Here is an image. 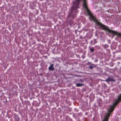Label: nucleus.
Wrapping results in <instances>:
<instances>
[{"label": "nucleus", "mask_w": 121, "mask_h": 121, "mask_svg": "<svg viewBox=\"0 0 121 121\" xmlns=\"http://www.w3.org/2000/svg\"><path fill=\"white\" fill-rule=\"evenodd\" d=\"M94 50V49L93 48H91L90 49L91 52H93Z\"/></svg>", "instance_id": "9d476101"}, {"label": "nucleus", "mask_w": 121, "mask_h": 121, "mask_svg": "<svg viewBox=\"0 0 121 121\" xmlns=\"http://www.w3.org/2000/svg\"><path fill=\"white\" fill-rule=\"evenodd\" d=\"M83 85V84L80 83H78L76 84V86L78 87L80 86Z\"/></svg>", "instance_id": "0eeeda50"}, {"label": "nucleus", "mask_w": 121, "mask_h": 121, "mask_svg": "<svg viewBox=\"0 0 121 121\" xmlns=\"http://www.w3.org/2000/svg\"><path fill=\"white\" fill-rule=\"evenodd\" d=\"M95 24L97 26H99L103 30H107L109 33H110L112 34L113 36H114L116 35H117L118 36L120 35V34L119 33L114 31L111 30L107 28L105 25L102 24L99 22H96Z\"/></svg>", "instance_id": "f03ea898"}, {"label": "nucleus", "mask_w": 121, "mask_h": 121, "mask_svg": "<svg viewBox=\"0 0 121 121\" xmlns=\"http://www.w3.org/2000/svg\"><path fill=\"white\" fill-rule=\"evenodd\" d=\"M95 35L96 36H97V33H96V34H95Z\"/></svg>", "instance_id": "ddd939ff"}, {"label": "nucleus", "mask_w": 121, "mask_h": 121, "mask_svg": "<svg viewBox=\"0 0 121 121\" xmlns=\"http://www.w3.org/2000/svg\"><path fill=\"white\" fill-rule=\"evenodd\" d=\"M95 65L94 64H92L90 66L89 68L91 69H92L94 68L95 67Z\"/></svg>", "instance_id": "423d86ee"}, {"label": "nucleus", "mask_w": 121, "mask_h": 121, "mask_svg": "<svg viewBox=\"0 0 121 121\" xmlns=\"http://www.w3.org/2000/svg\"><path fill=\"white\" fill-rule=\"evenodd\" d=\"M118 99L119 101H121V93L119 95L118 97Z\"/></svg>", "instance_id": "6e6552de"}, {"label": "nucleus", "mask_w": 121, "mask_h": 121, "mask_svg": "<svg viewBox=\"0 0 121 121\" xmlns=\"http://www.w3.org/2000/svg\"><path fill=\"white\" fill-rule=\"evenodd\" d=\"M88 63H90V62H88Z\"/></svg>", "instance_id": "4468645a"}, {"label": "nucleus", "mask_w": 121, "mask_h": 121, "mask_svg": "<svg viewBox=\"0 0 121 121\" xmlns=\"http://www.w3.org/2000/svg\"><path fill=\"white\" fill-rule=\"evenodd\" d=\"M103 47L105 48H106L108 47L109 46L107 44H105L103 46Z\"/></svg>", "instance_id": "1a4fd4ad"}, {"label": "nucleus", "mask_w": 121, "mask_h": 121, "mask_svg": "<svg viewBox=\"0 0 121 121\" xmlns=\"http://www.w3.org/2000/svg\"><path fill=\"white\" fill-rule=\"evenodd\" d=\"M110 40H108V43H110Z\"/></svg>", "instance_id": "9b49d317"}, {"label": "nucleus", "mask_w": 121, "mask_h": 121, "mask_svg": "<svg viewBox=\"0 0 121 121\" xmlns=\"http://www.w3.org/2000/svg\"><path fill=\"white\" fill-rule=\"evenodd\" d=\"M105 81L107 82H114L115 81L112 78L109 77L107 79L105 80Z\"/></svg>", "instance_id": "20e7f679"}, {"label": "nucleus", "mask_w": 121, "mask_h": 121, "mask_svg": "<svg viewBox=\"0 0 121 121\" xmlns=\"http://www.w3.org/2000/svg\"><path fill=\"white\" fill-rule=\"evenodd\" d=\"M97 43V42L96 41H95L94 42V44H95V43Z\"/></svg>", "instance_id": "f8f14e48"}, {"label": "nucleus", "mask_w": 121, "mask_h": 121, "mask_svg": "<svg viewBox=\"0 0 121 121\" xmlns=\"http://www.w3.org/2000/svg\"><path fill=\"white\" fill-rule=\"evenodd\" d=\"M54 64H52L49 67L48 69L50 70H54V68L53 67Z\"/></svg>", "instance_id": "39448f33"}, {"label": "nucleus", "mask_w": 121, "mask_h": 121, "mask_svg": "<svg viewBox=\"0 0 121 121\" xmlns=\"http://www.w3.org/2000/svg\"><path fill=\"white\" fill-rule=\"evenodd\" d=\"M81 1H83L82 5L83 7L86 10L87 12L90 16L91 20L95 21V17L90 13L89 9L87 7L86 0H76V1L73 2V5L72 7V11L77 9L79 8V3Z\"/></svg>", "instance_id": "f257e3e1"}, {"label": "nucleus", "mask_w": 121, "mask_h": 121, "mask_svg": "<svg viewBox=\"0 0 121 121\" xmlns=\"http://www.w3.org/2000/svg\"><path fill=\"white\" fill-rule=\"evenodd\" d=\"M114 107L113 106H112L108 111V112L106 114L105 117H104V119L102 121H107L108 118L109 117L110 113L112 112L114 109Z\"/></svg>", "instance_id": "7ed1b4c3"}]
</instances>
